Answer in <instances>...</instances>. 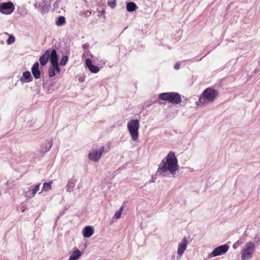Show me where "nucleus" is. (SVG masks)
<instances>
[{"instance_id":"nucleus-18","label":"nucleus","mask_w":260,"mask_h":260,"mask_svg":"<svg viewBox=\"0 0 260 260\" xmlns=\"http://www.w3.org/2000/svg\"><path fill=\"white\" fill-rule=\"evenodd\" d=\"M53 182L50 181L49 182H45L43 184V186L42 189V190L41 192H39V193H41L43 191L47 192L49 190H50L52 189V184Z\"/></svg>"},{"instance_id":"nucleus-5","label":"nucleus","mask_w":260,"mask_h":260,"mask_svg":"<svg viewBox=\"0 0 260 260\" xmlns=\"http://www.w3.org/2000/svg\"><path fill=\"white\" fill-rule=\"evenodd\" d=\"M139 127V121L137 119L131 120L127 123V128L133 141L138 139Z\"/></svg>"},{"instance_id":"nucleus-8","label":"nucleus","mask_w":260,"mask_h":260,"mask_svg":"<svg viewBox=\"0 0 260 260\" xmlns=\"http://www.w3.org/2000/svg\"><path fill=\"white\" fill-rule=\"evenodd\" d=\"M229 247L226 244H224L215 248L212 252L211 254L213 256L222 255L228 251Z\"/></svg>"},{"instance_id":"nucleus-17","label":"nucleus","mask_w":260,"mask_h":260,"mask_svg":"<svg viewBox=\"0 0 260 260\" xmlns=\"http://www.w3.org/2000/svg\"><path fill=\"white\" fill-rule=\"evenodd\" d=\"M93 233V231L91 226H86L83 230V234L85 238L91 237Z\"/></svg>"},{"instance_id":"nucleus-3","label":"nucleus","mask_w":260,"mask_h":260,"mask_svg":"<svg viewBox=\"0 0 260 260\" xmlns=\"http://www.w3.org/2000/svg\"><path fill=\"white\" fill-rule=\"evenodd\" d=\"M159 99L173 104H179L182 102L181 95L174 92L161 93L159 95Z\"/></svg>"},{"instance_id":"nucleus-31","label":"nucleus","mask_w":260,"mask_h":260,"mask_svg":"<svg viewBox=\"0 0 260 260\" xmlns=\"http://www.w3.org/2000/svg\"><path fill=\"white\" fill-rule=\"evenodd\" d=\"M49 6H45V7H44L42 9V10L41 11V13L43 14V13H45V10H47V11H48V9H49Z\"/></svg>"},{"instance_id":"nucleus-28","label":"nucleus","mask_w":260,"mask_h":260,"mask_svg":"<svg viewBox=\"0 0 260 260\" xmlns=\"http://www.w3.org/2000/svg\"><path fill=\"white\" fill-rule=\"evenodd\" d=\"M54 67V69H55V71H56L57 73L60 72V69L59 68L58 66V63L55 64L53 66Z\"/></svg>"},{"instance_id":"nucleus-10","label":"nucleus","mask_w":260,"mask_h":260,"mask_svg":"<svg viewBox=\"0 0 260 260\" xmlns=\"http://www.w3.org/2000/svg\"><path fill=\"white\" fill-rule=\"evenodd\" d=\"M85 63L86 67L88 68L89 70L93 73H97L100 71L99 67L92 64V61L89 58H87L85 60Z\"/></svg>"},{"instance_id":"nucleus-12","label":"nucleus","mask_w":260,"mask_h":260,"mask_svg":"<svg viewBox=\"0 0 260 260\" xmlns=\"http://www.w3.org/2000/svg\"><path fill=\"white\" fill-rule=\"evenodd\" d=\"M161 162H177V159L173 152H170Z\"/></svg>"},{"instance_id":"nucleus-24","label":"nucleus","mask_w":260,"mask_h":260,"mask_svg":"<svg viewBox=\"0 0 260 260\" xmlns=\"http://www.w3.org/2000/svg\"><path fill=\"white\" fill-rule=\"evenodd\" d=\"M108 5L112 9L116 7V0H109L108 2Z\"/></svg>"},{"instance_id":"nucleus-27","label":"nucleus","mask_w":260,"mask_h":260,"mask_svg":"<svg viewBox=\"0 0 260 260\" xmlns=\"http://www.w3.org/2000/svg\"><path fill=\"white\" fill-rule=\"evenodd\" d=\"M123 210V207H122L120 210L118 211H117L115 214H114V217L116 218V219H118L121 216V211L122 210Z\"/></svg>"},{"instance_id":"nucleus-16","label":"nucleus","mask_w":260,"mask_h":260,"mask_svg":"<svg viewBox=\"0 0 260 260\" xmlns=\"http://www.w3.org/2000/svg\"><path fill=\"white\" fill-rule=\"evenodd\" d=\"M81 256V251L77 248H75L70 255L69 260H78Z\"/></svg>"},{"instance_id":"nucleus-26","label":"nucleus","mask_w":260,"mask_h":260,"mask_svg":"<svg viewBox=\"0 0 260 260\" xmlns=\"http://www.w3.org/2000/svg\"><path fill=\"white\" fill-rule=\"evenodd\" d=\"M15 41V39L14 36H10L8 39L7 41V43L8 45L13 43Z\"/></svg>"},{"instance_id":"nucleus-33","label":"nucleus","mask_w":260,"mask_h":260,"mask_svg":"<svg viewBox=\"0 0 260 260\" xmlns=\"http://www.w3.org/2000/svg\"><path fill=\"white\" fill-rule=\"evenodd\" d=\"M155 179H156V177H154L153 176L151 178V180H150V181L149 182L150 183H151V182H155Z\"/></svg>"},{"instance_id":"nucleus-20","label":"nucleus","mask_w":260,"mask_h":260,"mask_svg":"<svg viewBox=\"0 0 260 260\" xmlns=\"http://www.w3.org/2000/svg\"><path fill=\"white\" fill-rule=\"evenodd\" d=\"M137 8V5L133 2H129L126 5V9L128 12H133Z\"/></svg>"},{"instance_id":"nucleus-25","label":"nucleus","mask_w":260,"mask_h":260,"mask_svg":"<svg viewBox=\"0 0 260 260\" xmlns=\"http://www.w3.org/2000/svg\"><path fill=\"white\" fill-rule=\"evenodd\" d=\"M40 183H39L38 184H37L35 186L34 189L32 190L31 194L32 197H34L36 193L40 189Z\"/></svg>"},{"instance_id":"nucleus-2","label":"nucleus","mask_w":260,"mask_h":260,"mask_svg":"<svg viewBox=\"0 0 260 260\" xmlns=\"http://www.w3.org/2000/svg\"><path fill=\"white\" fill-rule=\"evenodd\" d=\"M255 250V245L253 242H247L241 251V259L250 260L252 257Z\"/></svg>"},{"instance_id":"nucleus-14","label":"nucleus","mask_w":260,"mask_h":260,"mask_svg":"<svg viewBox=\"0 0 260 260\" xmlns=\"http://www.w3.org/2000/svg\"><path fill=\"white\" fill-rule=\"evenodd\" d=\"M50 62L51 66L58 63V58L57 54V52L55 49H53L52 52H50Z\"/></svg>"},{"instance_id":"nucleus-34","label":"nucleus","mask_w":260,"mask_h":260,"mask_svg":"<svg viewBox=\"0 0 260 260\" xmlns=\"http://www.w3.org/2000/svg\"><path fill=\"white\" fill-rule=\"evenodd\" d=\"M257 241H260V240H259V239H257Z\"/></svg>"},{"instance_id":"nucleus-19","label":"nucleus","mask_w":260,"mask_h":260,"mask_svg":"<svg viewBox=\"0 0 260 260\" xmlns=\"http://www.w3.org/2000/svg\"><path fill=\"white\" fill-rule=\"evenodd\" d=\"M75 182L74 179H71L69 181L67 186L66 189L68 192H71L73 191V189L75 187Z\"/></svg>"},{"instance_id":"nucleus-4","label":"nucleus","mask_w":260,"mask_h":260,"mask_svg":"<svg viewBox=\"0 0 260 260\" xmlns=\"http://www.w3.org/2000/svg\"><path fill=\"white\" fill-rule=\"evenodd\" d=\"M178 168V164H162V165L158 168L155 176H164L168 174V172L175 174Z\"/></svg>"},{"instance_id":"nucleus-23","label":"nucleus","mask_w":260,"mask_h":260,"mask_svg":"<svg viewBox=\"0 0 260 260\" xmlns=\"http://www.w3.org/2000/svg\"><path fill=\"white\" fill-rule=\"evenodd\" d=\"M69 58L67 56L65 55L63 56L61 60L60 61V64L61 66H64L67 64Z\"/></svg>"},{"instance_id":"nucleus-21","label":"nucleus","mask_w":260,"mask_h":260,"mask_svg":"<svg viewBox=\"0 0 260 260\" xmlns=\"http://www.w3.org/2000/svg\"><path fill=\"white\" fill-rule=\"evenodd\" d=\"M66 23V19L63 16H60L56 21V24L57 26H61Z\"/></svg>"},{"instance_id":"nucleus-11","label":"nucleus","mask_w":260,"mask_h":260,"mask_svg":"<svg viewBox=\"0 0 260 260\" xmlns=\"http://www.w3.org/2000/svg\"><path fill=\"white\" fill-rule=\"evenodd\" d=\"M31 72L35 79H38L40 78L41 72L39 70V63L38 62H36L34 63L31 68Z\"/></svg>"},{"instance_id":"nucleus-22","label":"nucleus","mask_w":260,"mask_h":260,"mask_svg":"<svg viewBox=\"0 0 260 260\" xmlns=\"http://www.w3.org/2000/svg\"><path fill=\"white\" fill-rule=\"evenodd\" d=\"M48 75L50 77H52L55 75V70L53 66H51L49 68L48 70Z\"/></svg>"},{"instance_id":"nucleus-9","label":"nucleus","mask_w":260,"mask_h":260,"mask_svg":"<svg viewBox=\"0 0 260 260\" xmlns=\"http://www.w3.org/2000/svg\"><path fill=\"white\" fill-rule=\"evenodd\" d=\"M187 247V241L185 237L182 240L181 242L179 244L177 248V254L181 256L186 250Z\"/></svg>"},{"instance_id":"nucleus-30","label":"nucleus","mask_w":260,"mask_h":260,"mask_svg":"<svg viewBox=\"0 0 260 260\" xmlns=\"http://www.w3.org/2000/svg\"><path fill=\"white\" fill-rule=\"evenodd\" d=\"M51 146H52V142H48V147L44 151L47 152V151H49L50 149Z\"/></svg>"},{"instance_id":"nucleus-6","label":"nucleus","mask_w":260,"mask_h":260,"mask_svg":"<svg viewBox=\"0 0 260 260\" xmlns=\"http://www.w3.org/2000/svg\"><path fill=\"white\" fill-rule=\"evenodd\" d=\"M14 6L12 2H9L0 4V11L5 14H10L14 10Z\"/></svg>"},{"instance_id":"nucleus-1","label":"nucleus","mask_w":260,"mask_h":260,"mask_svg":"<svg viewBox=\"0 0 260 260\" xmlns=\"http://www.w3.org/2000/svg\"><path fill=\"white\" fill-rule=\"evenodd\" d=\"M217 95V90L211 88H207L201 94L197 103L198 105L202 106L213 102Z\"/></svg>"},{"instance_id":"nucleus-13","label":"nucleus","mask_w":260,"mask_h":260,"mask_svg":"<svg viewBox=\"0 0 260 260\" xmlns=\"http://www.w3.org/2000/svg\"><path fill=\"white\" fill-rule=\"evenodd\" d=\"M50 57V50H47L44 54L42 55L39 59L40 63L42 66H44L47 64Z\"/></svg>"},{"instance_id":"nucleus-29","label":"nucleus","mask_w":260,"mask_h":260,"mask_svg":"<svg viewBox=\"0 0 260 260\" xmlns=\"http://www.w3.org/2000/svg\"><path fill=\"white\" fill-rule=\"evenodd\" d=\"M242 243V241H241L240 240H238L237 242H236L234 244L233 248H235V249L236 248L237 246L240 245Z\"/></svg>"},{"instance_id":"nucleus-15","label":"nucleus","mask_w":260,"mask_h":260,"mask_svg":"<svg viewBox=\"0 0 260 260\" xmlns=\"http://www.w3.org/2000/svg\"><path fill=\"white\" fill-rule=\"evenodd\" d=\"M23 78L20 79V81L23 82H30L32 81V77L29 71H25L23 73Z\"/></svg>"},{"instance_id":"nucleus-7","label":"nucleus","mask_w":260,"mask_h":260,"mask_svg":"<svg viewBox=\"0 0 260 260\" xmlns=\"http://www.w3.org/2000/svg\"><path fill=\"white\" fill-rule=\"evenodd\" d=\"M104 151V147H103L97 150H92L88 154V157L90 160L92 161H98L101 158L102 153Z\"/></svg>"},{"instance_id":"nucleus-32","label":"nucleus","mask_w":260,"mask_h":260,"mask_svg":"<svg viewBox=\"0 0 260 260\" xmlns=\"http://www.w3.org/2000/svg\"><path fill=\"white\" fill-rule=\"evenodd\" d=\"M180 64L178 63H176L174 66V68L176 70H178L179 69Z\"/></svg>"}]
</instances>
